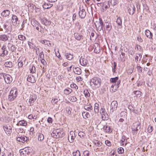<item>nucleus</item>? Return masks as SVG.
<instances>
[{"mask_svg":"<svg viewBox=\"0 0 156 156\" xmlns=\"http://www.w3.org/2000/svg\"><path fill=\"white\" fill-rule=\"evenodd\" d=\"M86 12L84 9H82L79 12V15L81 19L84 18L86 16Z\"/></svg>","mask_w":156,"mask_h":156,"instance_id":"15","label":"nucleus"},{"mask_svg":"<svg viewBox=\"0 0 156 156\" xmlns=\"http://www.w3.org/2000/svg\"><path fill=\"white\" fill-rule=\"evenodd\" d=\"M131 128L132 130V133L133 135L136 134L137 133V131L139 130V129H140L139 128L135 127H132Z\"/></svg>","mask_w":156,"mask_h":156,"instance_id":"36","label":"nucleus"},{"mask_svg":"<svg viewBox=\"0 0 156 156\" xmlns=\"http://www.w3.org/2000/svg\"><path fill=\"white\" fill-rule=\"evenodd\" d=\"M3 128L6 133L7 134H10L12 132V127L10 126H8L7 125L4 126Z\"/></svg>","mask_w":156,"mask_h":156,"instance_id":"11","label":"nucleus"},{"mask_svg":"<svg viewBox=\"0 0 156 156\" xmlns=\"http://www.w3.org/2000/svg\"><path fill=\"white\" fill-rule=\"evenodd\" d=\"M124 150L123 148L121 147L119 148L118 149V152L119 154L123 153L124 152Z\"/></svg>","mask_w":156,"mask_h":156,"instance_id":"56","label":"nucleus"},{"mask_svg":"<svg viewBox=\"0 0 156 156\" xmlns=\"http://www.w3.org/2000/svg\"><path fill=\"white\" fill-rule=\"evenodd\" d=\"M39 57L40 59H44V55L43 51H42L39 53Z\"/></svg>","mask_w":156,"mask_h":156,"instance_id":"55","label":"nucleus"},{"mask_svg":"<svg viewBox=\"0 0 156 156\" xmlns=\"http://www.w3.org/2000/svg\"><path fill=\"white\" fill-rule=\"evenodd\" d=\"M69 99L70 101L72 102H75L77 100V98L74 96H71L70 97Z\"/></svg>","mask_w":156,"mask_h":156,"instance_id":"52","label":"nucleus"},{"mask_svg":"<svg viewBox=\"0 0 156 156\" xmlns=\"http://www.w3.org/2000/svg\"><path fill=\"white\" fill-rule=\"evenodd\" d=\"M101 80L99 77H94L91 79L90 83L91 86L94 84L96 88L99 87L101 85Z\"/></svg>","mask_w":156,"mask_h":156,"instance_id":"2","label":"nucleus"},{"mask_svg":"<svg viewBox=\"0 0 156 156\" xmlns=\"http://www.w3.org/2000/svg\"><path fill=\"white\" fill-rule=\"evenodd\" d=\"M27 81L32 83H34L36 82L35 77L31 75L28 76L27 78Z\"/></svg>","mask_w":156,"mask_h":156,"instance_id":"16","label":"nucleus"},{"mask_svg":"<svg viewBox=\"0 0 156 156\" xmlns=\"http://www.w3.org/2000/svg\"><path fill=\"white\" fill-rule=\"evenodd\" d=\"M4 65L6 67L12 68L13 66V63L11 62H6L5 63Z\"/></svg>","mask_w":156,"mask_h":156,"instance_id":"29","label":"nucleus"},{"mask_svg":"<svg viewBox=\"0 0 156 156\" xmlns=\"http://www.w3.org/2000/svg\"><path fill=\"white\" fill-rule=\"evenodd\" d=\"M29 138L26 136H21L17 138L16 140L18 141L24 143L28 140Z\"/></svg>","mask_w":156,"mask_h":156,"instance_id":"12","label":"nucleus"},{"mask_svg":"<svg viewBox=\"0 0 156 156\" xmlns=\"http://www.w3.org/2000/svg\"><path fill=\"white\" fill-rule=\"evenodd\" d=\"M74 35L75 39L78 40H80L81 43H83L85 42L86 39L83 35L76 33H75Z\"/></svg>","mask_w":156,"mask_h":156,"instance_id":"4","label":"nucleus"},{"mask_svg":"<svg viewBox=\"0 0 156 156\" xmlns=\"http://www.w3.org/2000/svg\"><path fill=\"white\" fill-rule=\"evenodd\" d=\"M6 46L5 45H3L1 48V49L2 50V53L1 55L2 57H4V55H7L8 54V51L6 49Z\"/></svg>","mask_w":156,"mask_h":156,"instance_id":"17","label":"nucleus"},{"mask_svg":"<svg viewBox=\"0 0 156 156\" xmlns=\"http://www.w3.org/2000/svg\"><path fill=\"white\" fill-rule=\"evenodd\" d=\"M133 68H131L127 70V73L129 74H131L133 72Z\"/></svg>","mask_w":156,"mask_h":156,"instance_id":"59","label":"nucleus"},{"mask_svg":"<svg viewBox=\"0 0 156 156\" xmlns=\"http://www.w3.org/2000/svg\"><path fill=\"white\" fill-rule=\"evenodd\" d=\"M104 131L108 133H110L112 131V129L109 126L106 125H105L103 127Z\"/></svg>","mask_w":156,"mask_h":156,"instance_id":"14","label":"nucleus"},{"mask_svg":"<svg viewBox=\"0 0 156 156\" xmlns=\"http://www.w3.org/2000/svg\"><path fill=\"white\" fill-rule=\"evenodd\" d=\"M3 76L5 81L7 83H10L12 80V78L11 76L9 74H5V75H3Z\"/></svg>","mask_w":156,"mask_h":156,"instance_id":"10","label":"nucleus"},{"mask_svg":"<svg viewBox=\"0 0 156 156\" xmlns=\"http://www.w3.org/2000/svg\"><path fill=\"white\" fill-rule=\"evenodd\" d=\"M101 115H102L101 117L103 120H107L108 119V116L107 113Z\"/></svg>","mask_w":156,"mask_h":156,"instance_id":"41","label":"nucleus"},{"mask_svg":"<svg viewBox=\"0 0 156 156\" xmlns=\"http://www.w3.org/2000/svg\"><path fill=\"white\" fill-rule=\"evenodd\" d=\"M99 105L96 103L94 105V112L95 113H97L99 111Z\"/></svg>","mask_w":156,"mask_h":156,"instance_id":"46","label":"nucleus"},{"mask_svg":"<svg viewBox=\"0 0 156 156\" xmlns=\"http://www.w3.org/2000/svg\"><path fill=\"white\" fill-rule=\"evenodd\" d=\"M111 106L112 107L111 110L112 111V112L116 110L118 107L117 102L116 101H112L111 104Z\"/></svg>","mask_w":156,"mask_h":156,"instance_id":"13","label":"nucleus"},{"mask_svg":"<svg viewBox=\"0 0 156 156\" xmlns=\"http://www.w3.org/2000/svg\"><path fill=\"white\" fill-rule=\"evenodd\" d=\"M83 154L84 156H89V152L88 151H85L83 152Z\"/></svg>","mask_w":156,"mask_h":156,"instance_id":"61","label":"nucleus"},{"mask_svg":"<svg viewBox=\"0 0 156 156\" xmlns=\"http://www.w3.org/2000/svg\"><path fill=\"white\" fill-rule=\"evenodd\" d=\"M83 93L85 96L86 98L89 97L90 96V94L87 90H84Z\"/></svg>","mask_w":156,"mask_h":156,"instance_id":"45","label":"nucleus"},{"mask_svg":"<svg viewBox=\"0 0 156 156\" xmlns=\"http://www.w3.org/2000/svg\"><path fill=\"white\" fill-rule=\"evenodd\" d=\"M142 58V55L140 54H136V55L135 58V60L136 62L138 61H140Z\"/></svg>","mask_w":156,"mask_h":156,"instance_id":"37","label":"nucleus"},{"mask_svg":"<svg viewBox=\"0 0 156 156\" xmlns=\"http://www.w3.org/2000/svg\"><path fill=\"white\" fill-rule=\"evenodd\" d=\"M82 115L83 118L85 119H87L89 118L90 116L88 112H83Z\"/></svg>","mask_w":156,"mask_h":156,"instance_id":"31","label":"nucleus"},{"mask_svg":"<svg viewBox=\"0 0 156 156\" xmlns=\"http://www.w3.org/2000/svg\"><path fill=\"white\" fill-rule=\"evenodd\" d=\"M136 68L138 71V74L140 76V74L139 73H140L142 72V68L140 66H137ZM140 77V76L139 77V78Z\"/></svg>","mask_w":156,"mask_h":156,"instance_id":"47","label":"nucleus"},{"mask_svg":"<svg viewBox=\"0 0 156 156\" xmlns=\"http://www.w3.org/2000/svg\"><path fill=\"white\" fill-rule=\"evenodd\" d=\"M52 4H50L49 3H46L45 2L43 5L44 8L45 9H48L50 8L52 6Z\"/></svg>","mask_w":156,"mask_h":156,"instance_id":"28","label":"nucleus"},{"mask_svg":"<svg viewBox=\"0 0 156 156\" xmlns=\"http://www.w3.org/2000/svg\"><path fill=\"white\" fill-rule=\"evenodd\" d=\"M10 14V11L8 10H4L1 13L2 16L5 17L8 16Z\"/></svg>","mask_w":156,"mask_h":156,"instance_id":"33","label":"nucleus"},{"mask_svg":"<svg viewBox=\"0 0 156 156\" xmlns=\"http://www.w3.org/2000/svg\"><path fill=\"white\" fill-rule=\"evenodd\" d=\"M145 33L146 36L148 38L152 39L153 34L149 30H147L145 31Z\"/></svg>","mask_w":156,"mask_h":156,"instance_id":"22","label":"nucleus"},{"mask_svg":"<svg viewBox=\"0 0 156 156\" xmlns=\"http://www.w3.org/2000/svg\"><path fill=\"white\" fill-rule=\"evenodd\" d=\"M78 135V136L82 139H84L86 136L85 133L81 131L79 132Z\"/></svg>","mask_w":156,"mask_h":156,"instance_id":"40","label":"nucleus"},{"mask_svg":"<svg viewBox=\"0 0 156 156\" xmlns=\"http://www.w3.org/2000/svg\"><path fill=\"white\" fill-rule=\"evenodd\" d=\"M133 93L136 97L138 98L140 97L142 95V93L139 90L134 91Z\"/></svg>","mask_w":156,"mask_h":156,"instance_id":"27","label":"nucleus"},{"mask_svg":"<svg viewBox=\"0 0 156 156\" xmlns=\"http://www.w3.org/2000/svg\"><path fill=\"white\" fill-rule=\"evenodd\" d=\"M125 141H127L126 137L124 135H123L122 137V139L121 140V144L122 145H124V142H125Z\"/></svg>","mask_w":156,"mask_h":156,"instance_id":"44","label":"nucleus"},{"mask_svg":"<svg viewBox=\"0 0 156 156\" xmlns=\"http://www.w3.org/2000/svg\"><path fill=\"white\" fill-rule=\"evenodd\" d=\"M105 27L107 30L109 32L112 29V23H106Z\"/></svg>","mask_w":156,"mask_h":156,"instance_id":"32","label":"nucleus"},{"mask_svg":"<svg viewBox=\"0 0 156 156\" xmlns=\"http://www.w3.org/2000/svg\"><path fill=\"white\" fill-rule=\"evenodd\" d=\"M70 87L71 88H75L76 89H77L78 87L75 83L72 84L70 85Z\"/></svg>","mask_w":156,"mask_h":156,"instance_id":"62","label":"nucleus"},{"mask_svg":"<svg viewBox=\"0 0 156 156\" xmlns=\"http://www.w3.org/2000/svg\"><path fill=\"white\" fill-rule=\"evenodd\" d=\"M55 133L57 136H56V138L63 137L65 135L64 132L62 129H55Z\"/></svg>","mask_w":156,"mask_h":156,"instance_id":"6","label":"nucleus"},{"mask_svg":"<svg viewBox=\"0 0 156 156\" xmlns=\"http://www.w3.org/2000/svg\"><path fill=\"white\" fill-rule=\"evenodd\" d=\"M18 37L19 39L21 41H25L26 40V37L22 35H18Z\"/></svg>","mask_w":156,"mask_h":156,"instance_id":"50","label":"nucleus"},{"mask_svg":"<svg viewBox=\"0 0 156 156\" xmlns=\"http://www.w3.org/2000/svg\"><path fill=\"white\" fill-rule=\"evenodd\" d=\"M65 56L66 57V58L69 60H71L73 58V55L69 53H65Z\"/></svg>","mask_w":156,"mask_h":156,"instance_id":"35","label":"nucleus"},{"mask_svg":"<svg viewBox=\"0 0 156 156\" xmlns=\"http://www.w3.org/2000/svg\"><path fill=\"white\" fill-rule=\"evenodd\" d=\"M132 127H138L140 129V123L139 121L135 122L133 124Z\"/></svg>","mask_w":156,"mask_h":156,"instance_id":"34","label":"nucleus"},{"mask_svg":"<svg viewBox=\"0 0 156 156\" xmlns=\"http://www.w3.org/2000/svg\"><path fill=\"white\" fill-rule=\"evenodd\" d=\"M73 156H80V151L77 150L73 153Z\"/></svg>","mask_w":156,"mask_h":156,"instance_id":"42","label":"nucleus"},{"mask_svg":"<svg viewBox=\"0 0 156 156\" xmlns=\"http://www.w3.org/2000/svg\"><path fill=\"white\" fill-rule=\"evenodd\" d=\"M106 113L105 109L104 108H101L100 110V113L101 114Z\"/></svg>","mask_w":156,"mask_h":156,"instance_id":"63","label":"nucleus"},{"mask_svg":"<svg viewBox=\"0 0 156 156\" xmlns=\"http://www.w3.org/2000/svg\"><path fill=\"white\" fill-rule=\"evenodd\" d=\"M37 96L34 94L31 95L30 97L28 103V105L30 106H32L34 105V103L35 101L37 99Z\"/></svg>","mask_w":156,"mask_h":156,"instance_id":"5","label":"nucleus"},{"mask_svg":"<svg viewBox=\"0 0 156 156\" xmlns=\"http://www.w3.org/2000/svg\"><path fill=\"white\" fill-rule=\"evenodd\" d=\"M147 131L149 133L151 132L152 131V127L151 126H149L147 128Z\"/></svg>","mask_w":156,"mask_h":156,"instance_id":"64","label":"nucleus"},{"mask_svg":"<svg viewBox=\"0 0 156 156\" xmlns=\"http://www.w3.org/2000/svg\"><path fill=\"white\" fill-rule=\"evenodd\" d=\"M84 109L90 112L93 109V108L90 104L84 106Z\"/></svg>","mask_w":156,"mask_h":156,"instance_id":"30","label":"nucleus"},{"mask_svg":"<svg viewBox=\"0 0 156 156\" xmlns=\"http://www.w3.org/2000/svg\"><path fill=\"white\" fill-rule=\"evenodd\" d=\"M125 54L124 52H122L121 53V55H120V58H121V61L122 62H124L125 61Z\"/></svg>","mask_w":156,"mask_h":156,"instance_id":"51","label":"nucleus"},{"mask_svg":"<svg viewBox=\"0 0 156 156\" xmlns=\"http://www.w3.org/2000/svg\"><path fill=\"white\" fill-rule=\"evenodd\" d=\"M31 73H35L36 72V68L34 66H32L31 68H30Z\"/></svg>","mask_w":156,"mask_h":156,"instance_id":"54","label":"nucleus"},{"mask_svg":"<svg viewBox=\"0 0 156 156\" xmlns=\"http://www.w3.org/2000/svg\"><path fill=\"white\" fill-rule=\"evenodd\" d=\"M94 144L97 146L100 147L102 145V143L97 140H95L93 142Z\"/></svg>","mask_w":156,"mask_h":156,"instance_id":"38","label":"nucleus"},{"mask_svg":"<svg viewBox=\"0 0 156 156\" xmlns=\"http://www.w3.org/2000/svg\"><path fill=\"white\" fill-rule=\"evenodd\" d=\"M24 151L25 152V154H29L31 151L30 148V147H25L24 148Z\"/></svg>","mask_w":156,"mask_h":156,"instance_id":"48","label":"nucleus"},{"mask_svg":"<svg viewBox=\"0 0 156 156\" xmlns=\"http://www.w3.org/2000/svg\"><path fill=\"white\" fill-rule=\"evenodd\" d=\"M8 26V25L5 24L3 25V28L5 30V32L6 33H8L9 31V30L7 28Z\"/></svg>","mask_w":156,"mask_h":156,"instance_id":"58","label":"nucleus"},{"mask_svg":"<svg viewBox=\"0 0 156 156\" xmlns=\"http://www.w3.org/2000/svg\"><path fill=\"white\" fill-rule=\"evenodd\" d=\"M9 37L7 35L2 34L0 35V41H5L8 40Z\"/></svg>","mask_w":156,"mask_h":156,"instance_id":"18","label":"nucleus"},{"mask_svg":"<svg viewBox=\"0 0 156 156\" xmlns=\"http://www.w3.org/2000/svg\"><path fill=\"white\" fill-rule=\"evenodd\" d=\"M97 30L99 31H101L102 28L103 26V23L101 18L99 19V21H97L94 23Z\"/></svg>","mask_w":156,"mask_h":156,"instance_id":"3","label":"nucleus"},{"mask_svg":"<svg viewBox=\"0 0 156 156\" xmlns=\"http://www.w3.org/2000/svg\"><path fill=\"white\" fill-rule=\"evenodd\" d=\"M41 62L42 64L45 66L46 67L47 66V63L46 62L45 60L44 59H40Z\"/></svg>","mask_w":156,"mask_h":156,"instance_id":"57","label":"nucleus"},{"mask_svg":"<svg viewBox=\"0 0 156 156\" xmlns=\"http://www.w3.org/2000/svg\"><path fill=\"white\" fill-rule=\"evenodd\" d=\"M44 139V135L40 133H39L38 135V139L40 141H42Z\"/></svg>","mask_w":156,"mask_h":156,"instance_id":"39","label":"nucleus"},{"mask_svg":"<svg viewBox=\"0 0 156 156\" xmlns=\"http://www.w3.org/2000/svg\"><path fill=\"white\" fill-rule=\"evenodd\" d=\"M97 4L98 6H105V10L108 8L110 7V6L109 1L105 2L103 3H98Z\"/></svg>","mask_w":156,"mask_h":156,"instance_id":"9","label":"nucleus"},{"mask_svg":"<svg viewBox=\"0 0 156 156\" xmlns=\"http://www.w3.org/2000/svg\"><path fill=\"white\" fill-rule=\"evenodd\" d=\"M17 89L16 87H13L10 90L8 96V100L10 101H13L17 96Z\"/></svg>","mask_w":156,"mask_h":156,"instance_id":"1","label":"nucleus"},{"mask_svg":"<svg viewBox=\"0 0 156 156\" xmlns=\"http://www.w3.org/2000/svg\"><path fill=\"white\" fill-rule=\"evenodd\" d=\"M119 27V28H122V19L120 17L117 18L116 21Z\"/></svg>","mask_w":156,"mask_h":156,"instance_id":"26","label":"nucleus"},{"mask_svg":"<svg viewBox=\"0 0 156 156\" xmlns=\"http://www.w3.org/2000/svg\"><path fill=\"white\" fill-rule=\"evenodd\" d=\"M73 71L77 75L80 74L82 72L81 69L78 67L75 68Z\"/></svg>","mask_w":156,"mask_h":156,"instance_id":"24","label":"nucleus"},{"mask_svg":"<svg viewBox=\"0 0 156 156\" xmlns=\"http://www.w3.org/2000/svg\"><path fill=\"white\" fill-rule=\"evenodd\" d=\"M8 44L9 45L10 44L11 46L10 49V50L11 51H12V52H14L16 50V47L15 45L13 44H11L10 43H9Z\"/></svg>","mask_w":156,"mask_h":156,"instance_id":"49","label":"nucleus"},{"mask_svg":"<svg viewBox=\"0 0 156 156\" xmlns=\"http://www.w3.org/2000/svg\"><path fill=\"white\" fill-rule=\"evenodd\" d=\"M110 3L113 5H115L116 4V0H110Z\"/></svg>","mask_w":156,"mask_h":156,"instance_id":"60","label":"nucleus"},{"mask_svg":"<svg viewBox=\"0 0 156 156\" xmlns=\"http://www.w3.org/2000/svg\"><path fill=\"white\" fill-rule=\"evenodd\" d=\"M27 125V122L24 120H20L19 121L18 123L16 124V125L18 126H25Z\"/></svg>","mask_w":156,"mask_h":156,"instance_id":"23","label":"nucleus"},{"mask_svg":"<svg viewBox=\"0 0 156 156\" xmlns=\"http://www.w3.org/2000/svg\"><path fill=\"white\" fill-rule=\"evenodd\" d=\"M116 83H115L114 85H112L111 87L110 90L112 92H115L117 90V89L119 87V85L120 83V80L117 81Z\"/></svg>","mask_w":156,"mask_h":156,"instance_id":"8","label":"nucleus"},{"mask_svg":"<svg viewBox=\"0 0 156 156\" xmlns=\"http://www.w3.org/2000/svg\"><path fill=\"white\" fill-rule=\"evenodd\" d=\"M80 62L81 65L84 66H86L87 64V60L84 58H82V57L80 58Z\"/></svg>","mask_w":156,"mask_h":156,"instance_id":"20","label":"nucleus"},{"mask_svg":"<svg viewBox=\"0 0 156 156\" xmlns=\"http://www.w3.org/2000/svg\"><path fill=\"white\" fill-rule=\"evenodd\" d=\"M128 12L130 15H132L135 11V8L134 5L131 6L128 9Z\"/></svg>","mask_w":156,"mask_h":156,"instance_id":"19","label":"nucleus"},{"mask_svg":"<svg viewBox=\"0 0 156 156\" xmlns=\"http://www.w3.org/2000/svg\"><path fill=\"white\" fill-rule=\"evenodd\" d=\"M75 138L74 133L73 131H71L69 134L68 135V140L70 143H73Z\"/></svg>","mask_w":156,"mask_h":156,"instance_id":"7","label":"nucleus"},{"mask_svg":"<svg viewBox=\"0 0 156 156\" xmlns=\"http://www.w3.org/2000/svg\"><path fill=\"white\" fill-rule=\"evenodd\" d=\"M72 91V90L70 89V90H68L67 89H66L64 90V93L65 94L68 95L71 93Z\"/></svg>","mask_w":156,"mask_h":156,"instance_id":"53","label":"nucleus"},{"mask_svg":"<svg viewBox=\"0 0 156 156\" xmlns=\"http://www.w3.org/2000/svg\"><path fill=\"white\" fill-rule=\"evenodd\" d=\"M118 80V77H116L115 78H111L110 79V81L111 82L113 83H115Z\"/></svg>","mask_w":156,"mask_h":156,"instance_id":"43","label":"nucleus"},{"mask_svg":"<svg viewBox=\"0 0 156 156\" xmlns=\"http://www.w3.org/2000/svg\"><path fill=\"white\" fill-rule=\"evenodd\" d=\"M94 52L96 53H99L100 51V47L98 44H95L94 45Z\"/></svg>","mask_w":156,"mask_h":156,"instance_id":"21","label":"nucleus"},{"mask_svg":"<svg viewBox=\"0 0 156 156\" xmlns=\"http://www.w3.org/2000/svg\"><path fill=\"white\" fill-rule=\"evenodd\" d=\"M18 20V18L15 15H13L12 18V22L13 23V25H16V24L17 21Z\"/></svg>","mask_w":156,"mask_h":156,"instance_id":"25","label":"nucleus"}]
</instances>
